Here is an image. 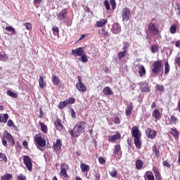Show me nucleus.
I'll use <instances>...</instances> for the list:
<instances>
[{
  "label": "nucleus",
  "mask_w": 180,
  "mask_h": 180,
  "mask_svg": "<svg viewBox=\"0 0 180 180\" xmlns=\"http://www.w3.org/2000/svg\"><path fill=\"white\" fill-rule=\"evenodd\" d=\"M85 129H86V122L82 121L78 122L73 129L69 131V134H70L72 137H79L81 133H84Z\"/></svg>",
  "instance_id": "obj_1"
},
{
  "label": "nucleus",
  "mask_w": 180,
  "mask_h": 180,
  "mask_svg": "<svg viewBox=\"0 0 180 180\" xmlns=\"http://www.w3.org/2000/svg\"><path fill=\"white\" fill-rule=\"evenodd\" d=\"M11 143V146H13L15 144V139H13V136H12V134H9L8 131H5L4 133V136L2 138V144L4 146V147H8V142Z\"/></svg>",
  "instance_id": "obj_2"
},
{
  "label": "nucleus",
  "mask_w": 180,
  "mask_h": 180,
  "mask_svg": "<svg viewBox=\"0 0 180 180\" xmlns=\"http://www.w3.org/2000/svg\"><path fill=\"white\" fill-rule=\"evenodd\" d=\"M162 70V63L161 60H156L152 64L151 71L153 75H158Z\"/></svg>",
  "instance_id": "obj_3"
},
{
  "label": "nucleus",
  "mask_w": 180,
  "mask_h": 180,
  "mask_svg": "<svg viewBox=\"0 0 180 180\" xmlns=\"http://www.w3.org/2000/svg\"><path fill=\"white\" fill-rule=\"evenodd\" d=\"M69 169L68 164L61 163L60 164V176H63V178H68V174H67V171Z\"/></svg>",
  "instance_id": "obj_4"
},
{
  "label": "nucleus",
  "mask_w": 180,
  "mask_h": 180,
  "mask_svg": "<svg viewBox=\"0 0 180 180\" xmlns=\"http://www.w3.org/2000/svg\"><path fill=\"white\" fill-rule=\"evenodd\" d=\"M23 162L27 167L28 171L30 172L31 171H33V166L32 165V159H30V157L27 155L23 156Z\"/></svg>",
  "instance_id": "obj_5"
},
{
  "label": "nucleus",
  "mask_w": 180,
  "mask_h": 180,
  "mask_svg": "<svg viewBox=\"0 0 180 180\" xmlns=\"http://www.w3.org/2000/svg\"><path fill=\"white\" fill-rule=\"evenodd\" d=\"M121 15L122 16V21L127 22V20H129V19H130V10L126 7L122 8Z\"/></svg>",
  "instance_id": "obj_6"
},
{
  "label": "nucleus",
  "mask_w": 180,
  "mask_h": 180,
  "mask_svg": "<svg viewBox=\"0 0 180 180\" xmlns=\"http://www.w3.org/2000/svg\"><path fill=\"white\" fill-rule=\"evenodd\" d=\"M148 30L151 34H154L155 36L158 34V28H157V25L153 22H150L148 25Z\"/></svg>",
  "instance_id": "obj_7"
},
{
  "label": "nucleus",
  "mask_w": 180,
  "mask_h": 180,
  "mask_svg": "<svg viewBox=\"0 0 180 180\" xmlns=\"http://www.w3.org/2000/svg\"><path fill=\"white\" fill-rule=\"evenodd\" d=\"M139 89L141 92H150V87L148 86V84L146 82H142L139 84Z\"/></svg>",
  "instance_id": "obj_8"
},
{
  "label": "nucleus",
  "mask_w": 180,
  "mask_h": 180,
  "mask_svg": "<svg viewBox=\"0 0 180 180\" xmlns=\"http://www.w3.org/2000/svg\"><path fill=\"white\" fill-rule=\"evenodd\" d=\"M146 134L148 139H154L157 137V131L152 129L151 128H147L146 130Z\"/></svg>",
  "instance_id": "obj_9"
},
{
  "label": "nucleus",
  "mask_w": 180,
  "mask_h": 180,
  "mask_svg": "<svg viewBox=\"0 0 180 180\" xmlns=\"http://www.w3.org/2000/svg\"><path fill=\"white\" fill-rule=\"evenodd\" d=\"M111 32L114 33V34H119V33L122 32V27L119 23L114 22L112 25Z\"/></svg>",
  "instance_id": "obj_10"
},
{
  "label": "nucleus",
  "mask_w": 180,
  "mask_h": 180,
  "mask_svg": "<svg viewBox=\"0 0 180 180\" xmlns=\"http://www.w3.org/2000/svg\"><path fill=\"white\" fill-rule=\"evenodd\" d=\"M71 54L72 56H78L79 57H81L82 56H83V54H85L84 47H79L76 49H72Z\"/></svg>",
  "instance_id": "obj_11"
},
{
  "label": "nucleus",
  "mask_w": 180,
  "mask_h": 180,
  "mask_svg": "<svg viewBox=\"0 0 180 180\" xmlns=\"http://www.w3.org/2000/svg\"><path fill=\"white\" fill-rule=\"evenodd\" d=\"M131 133L134 139L141 137V132H140V129H139V127L136 126L132 127Z\"/></svg>",
  "instance_id": "obj_12"
},
{
  "label": "nucleus",
  "mask_w": 180,
  "mask_h": 180,
  "mask_svg": "<svg viewBox=\"0 0 180 180\" xmlns=\"http://www.w3.org/2000/svg\"><path fill=\"white\" fill-rule=\"evenodd\" d=\"M34 141L36 144L39 146V147H44L46 146V141L40 136H35Z\"/></svg>",
  "instance_id": "obj_13"
},
{
  "label": "nucleus",
  "mask_w": 180,
  "mask_h": 180,
  "mask_svg": "<svg viewBox=\"0 0 180 180\" xmlns=\"http://www.w3.org/2000/svg\"><path fill=\"white\" fill-rule=\"evenodd\" d=\"M67 15H68V13L67 12L66 8L62 9L60 12L57 13V20H64L65 18L67 17Z\"/></svg>",
  "instance_id": "obj_14"
},
{
  "label": "nucleus",
  "mask_w": 180,
  "mask_h": 180,
  "mask_svg": "<svg viewBox=\"0 0 180 180\" xmlns=\"http://www.w3.org/2000/svg\"><path fill=\"white\" fill-rule=\"evenodd\" d=\"M54 126L56 130L58 131L64 130V125H63L62 121L60 118L56 119V120L54 122Z\"/></svg>",
  "instance_id": "obj_15"
},
{
  "label": "nucleus",
  "mask_w": 180,
  "mask_h": 180,
  "mask_svg": "<svg viewBox=\"0 0 180 180\" xmlns=\"http://www.w3.org/2000/svg\"><path fill=\"white\" fill-rule=\"evenodd\" d=\"M114 155H117L119 158L122 157V148H120V145H115L114 146Z\"/></svg>",
  "instance_id": "obj_16"
},
{
  "label": "nucleus",
  "mask_w": 180,
  "mask_h": 180,
  "mask_svg": "<svg viewBox=\"0 0 180 180\" xmlns=\"http://www.w3.org/2000/svg\"><path fill=\"white\" fill-rule=\"evenodd\" d=\"M120 139V134L117 132L115 135L108 136V141L110 143H115V141H117Z\"/></svg>",
  "instance_id": "obj_17"
},
{
  "label": "nucleus",
  "mask_w": 180,
  "mask_h": 180,
  "mask_svg": "<svg viewBox=\"0 0 180 180\" xmlns=\"http://www.w3.org/2000/svg\"><path fill=\"white\" fill-rule=\"evenodd\" d=\"M61 146L63 144L61 143V140L60 139H57L56 142L53 143V149L54 151H58L61 148Z\"/></svg>",
  "instance_id": "obj_18"
},
{
  "label": "nucleus",
  "mask_w": 180,
  "mask_h": 180,
  "mask_svg": "<svg viewBox=\"0 0 180 180\" xmlns=\"http://www.w3.org/2000/svg\"><path fill=\"white\" fill-rule=\"evenodd\" d=\"M152 151L153 153H154L157 158H160V157H161V153H160V148L157 147V145L155 144L152 147Z\"/></svg>",
  "instance_id": "obj_19"
},
{
  "label": "nucleus",
  "mask_w": 180,
  "mask_h": 180,
  "mask_svg": "<svg viewBox=\"0 0 180 180\" xmlns=\"http://www.w3.org/2000/svg\"><path fill=\"white\" fill-rule=\"evenodd\" d=\"M152 171L154 172L155 176L157 180H161L162 179L161 174L160 173V171L158 170V167L154 166L153 167Z\"/></svg>",
  "instance_id": "obj_20"
},
{
  "label": "nucleus",
  "mask_w": 180,
  "mask_h": 180,
  "mask_svg": "<svg viewBox=\"0 0 180 180\" xmlns=\"http://www.w3.org/2000/svg\"><path fill=\"white\" fill-rule=\"evenodd\" d=\"M76 88L79 92H86V87L83 83H77Z\"/></svg>",
  "instance_id": "obj_21"
},
{
  "label": "nucleus",
  "mask_w": 180,
  "mask_h": 180,
  "mask_svg": "<svg viewBox=\"0 0 180 180\" xmlns=\"http://www.w3.org/2000/svg\"><path fill=\"white\" fill-rule=\"evenodd\" d=\"M144 162H143V160L139 159L135 162V167L136 169L140 170L143 169L144 168Z\"/></svg>",
  "instance_id": "obj_22"
},
{
  "label": "nucleus",
  "mask_w": 180,
  "mask_h": 180,
  "mask_svg": "<svg viewBox=\"0 0 180 180\" xmlns=\"http://www.w3.org/2000/svg\"><path fill=\"white\" fill-rule=\"evenodd\" d=\"M108 23V19H101L96 23V27H103Z\"/></svg>",
  "instance_id": "obj_23"
},
{
  "label": "nucleus",
  "mask_w": 180,
  "mask_h": 180,
  "mask_svg": "<svg viewBox=\"0 0 180 180\" xmlns=\"http://www.w3.org/2000/svg\"><path fill=\"white\" fill-rule=\"evenodd\" d=\"M169 133L170 134H172L174 139H179V132L178 131V130L176 129V128H171Z\"/></svg>",
  "instance_id": "obj_24"
},
{
  "label": "nucleus",
  "mask_w": 180,
  "mask_h": 180,
  "mask_svg": "<svg viewBox=\"0 0 180 180\" xmlns=\"http://www.w3.org/2000/svg\"><path fill=\"white\" fill-rule=\"evenodd\" d=\"M132 111H133V103H131L127 106V108L125 110V113L127 116H130V115H131Z\"/></svg>",
  "instance_id": "obj_25"
},
{
  "label": "nucleus",
  "mask_w": 180,
  "mask_h": 180,
  "mask_svg": "<svg viewBox=\"0 0 180 180\" xmlns=\"http://www.w3.org/2000/svg\"><path fill=\"white\" fill-rule=\"evenodd\" d=\"M9 119L8 114H0V123H6Z\"/></svg>",
  "instance_id": "obj_26"
},
{
  "label": "nucleus",
  "mask_w": 180,
  "mask_h": 180,
  "mask_svg": "<svg viewBox=\"0 0 180 180\" xmlns=\"http://www.w3.org/2000/svg\"><path fill=\"white\" fill-rule=\"evenodd\" d=\"M134 141L136 148L140 150L141 148V137L134 138Z\"/></svg>",
  "instance_id": "obj_27"
},
{
  "label": "nucleus",
  "mask_w": 180,
  "mask_h": 180,
  "mask_svg": "<svg viewBox=\"0 0 180 180\" xmlns=\"http://www.w3.org/2000/svg\"><path fill=\"white\" fill-rule=\"evenodd\" d=\"M152 116L155 119H161V113L160 112V110L155 108L152 113Z\"/></svg>",
  "instance_id": "obj_28"
},
{
  "label": "nucleus",
  "mask_w": 180,
  "mask_h": 180,
  "mask_svg": "<svg viewBox=\"0 0 180 180\" xmlns=\"http://www.w3.org/2000/svg\"><path fill=\"white\" fill-rule=\"evenodd\" d=\"M145 180H155V179H154V174H153V172H147L145 174Z\"/></svg>",
  "instance_id": "obj_29"
},
{
  "label": "nucleus",
  "mask_w": 180,
  "mask_h": 180,
  "mask_svg": "<svg viewBox=\"0 0 180 180\" xmlns=\"http://www.w3.org/2000/svg\"><path fill=\"white\" fill-rule=\"evenodd\" d=\"M103 92L104 95H113V91H112V89L109 86H106L103 89Z\"/></svg>",
  "instance_id": "obj_30"
},
{
  "label": "nucleus",
  "mask_w": 180,
  "mask_h": 180,
  "mask_svg": "<svg viewBox=\"0 0 180 180\" xmlns=\"http://www.w3.org/2000/svg\"><path fill=\"white\" fill-rule=\"evenodd\" d=\"M39 88L41 89L46 86V82H44V77H43V76H39Z\"/></svg>",
  "instance_id": "obj_31"
},
{
  "label": "nucleus",
  "mask_w": 180,
  "mask_h": 180,
  "mask_svg": "<svg viewBox=\"0 0 180 180\" xmlns=\"http://www.w3.org/2000/svg\"><path fill=\"white\" fill-rule=\"evenodd\" d=\"M80 168L82 172H88V171H89V165H86L85 163H82L80 165Z\"/></svg>",
  "instance_id": "obj_32"
},
{
  "label": "nucleus",
  "mask_w": 180,
  "mask_h": 180,
  "mask_svg": "<svg viewBox=\"0 0 180 180\" xmlns=\"http://www.w3.org/2000/svg\"><path fill=\"white\" fill-rule=\"evenodd\" d=\"M139 74L140 77H144L146 75V68L143 65L139 66Z\"/></svg>",
  "instance_id": "obj_33"
},
{
  "label": "nucleus",
  "mask_w": 180,
  "mask_h": 180,
  "mask_svg": "<svg viewBox=\"0 0 180 180\" xmlns=\"http://www.w3.org/2000/svg\"><path fill=\"white\" fill-rule=\"evenodd\" d=\"M52 83L53 85H59L60 84V79L56 75L52 76Z\"/></svg>",
  "instance_id": "obj_34"
},
{
  "label": "nucleus",
  "mask_w": 180,
  "mask_h": 180,
  "mask_svg": "<svg viewBox=\"0 0 180 180\" xmlns=\"http://www.w3.org/2000/svg\"><path fill=\"white\" fill-rule=\"evenodd\" d=\"M12 178H13L12 174H11L9 173H6V174L1 176V180H11V179H12Z\"/></svg>",
  "instance_id": "obj_35"
},
{
  "label": "nucleus",
  "mask_w": 180,
  "mask_h": 180,
  "mask_svg": "<svg viewBox=\"0 0 180 180\" xmlns=\"http://www.w3.org/2000/svg\"><path fill=\"white\" fill-rule=\"evenodd\" d=\"M39 126L43 133H47V130H48L47 125H45L44 122H39Z\"/></svg>",
  "instance_id": "obj_36"
},
{
  "label": "nucleus",
  "mask_w": 180,
  "mask_h": 180,
  "mask_svg": "<svg viewBox=\"0 0 180 180\" xmlns=\"http://www.w3.org/2000/svg\"><path fill=\"white\" fill-rule=\"evenodd\" d=\"M5 29L6 30H7V32H9L11 34H16V30H15V28H13V27L8 26L6 27Z\"/></svg>",
  "instance_id": "obj_37"
},
{
  "label": "nucleus",
  "mask_w": 180,
  "mask_h": 180,
  "mask_svg": "<svg viewBox=\"0 0 180 180\" xmlns=\"http://www.w3.org/2000/svg\"><path fill=\"white\" fill-rule=\"evenodd\" d=\"M8 58H9V57L8 56V55H6V53L0 54V61L6 63V61H8Z\"/></svg>",
  "instance_id": "obj_38"
},
{
  "label": "nucleus",
  "mask_w": 180,
  "mask_h": 180,
  "mask_svg": "<svg viewBox=\"0 0 180 180\" xmlns=\"http://www.w3.org/2000/svg\"><path fill=\"white\" fill-rule=\"evenodd\" d=\"M7 95H8V96H11V98H18V94L11 90L7 91Z\"/></svg>",
  "instance_id": "obj_39"
},
{
  "label": "nucleus",
  "mask_w": 180,
  "mask_h": 180,
  "mask_svg": "<svg viewBox=\"0 0 180 180\" xmlns=\"http://www.w3.org/2000/svg\"><path fill=\"white\" fill-rule=\"evenodd\" d=\"M52 30L53 32L54 36H58L60 33V30H58V27L57 26H53L52 27Z\"/></svg>",
  "instance_id": "obj_40"
},
{
  "label": "nucleus",
  "mask_w": 180,
  "mask_h": 180,
  "mask_svg": "<svg viewBox=\"0 0 180 180\" xmlns=\"http://www.w3.org/2000/svg\"><path fill=\"white\" fill-rule=\"evenodd\" d=\"M129 47H130V43L127 41H123L122 50H124V51H127Z\"/></svg>",
  "instance_id": "obj_41"
},
{
  "label": "nucleus",
  "mask_w": 180,
  "mask_h": 180,
  "mask_svg": "<svg viewBox=\"0 0 180 180\" xmlns=\"http://www.w3.org/2000/svg\"><path fill=\"white\" fill-rule=\"evenodd\" d=\"M169 70H171L169 64L168 63V62H166L165 63V74H169Z\"/></svg>",
  "instance_id": "obj_42"
},
{
  "label": "nucleus",
  "mask_w": 180,
  "mask_h": 180,
  "mask_svg": "<svg viewBox=\"0 0 180 180\" xmlns=\"http://www.w3.org/2000/svg\"><path fill=\"white\" fill-rule=\"evenodd\" d=\"M110 175L112 178H116L117 176V170H116L115 168H113V169L110 172Z\"/></svg>",
  "instance_id": "obj_43"
},
{
  "label": "nucleus",
  "mask_w": 180,
  "mask_h": 180,
  "mask_svg": "<svg viewBox=\"0 0 180 180\" xmlns=\"http://www.w3.org/2000/svg\"><path fill=\"white\" fill-rule=\"evenodd\" d=\"M126 54H127V51H124V50L118 53L119 60H122V58H123V57H125Z\"/></svg>",
  "instance_id": "obj_44"
},
{
  "label": "nucleus",
  "mask_w": 180,
  "mask_h": 180,
  "mask_svg": "<svg viewBox=\"0 0 180 180\" xmlns=\"http://www.w3.org/2000/svg\"><path fill=\"white\" fill-rule=\"evenodd\" d=\"M174 65L176 67H180V56H176L174 58Z\"/></svg>",
  "instance_id": "obj_45"
},
{
  "label": "nucleus",
  "mask_w": 180,
  "mask_h": 180,
  "mask_svg": "<svg viewBox=\"0 0 180 180\" xmlns=\"http://www.w3.org/2000/svg\"><path fill=\"white\" fill-rule=\"evenodd\" d=\"M169 30L172 34H175V33H176V25H172L169 28Z\"/></svg>",
  "instance_id": "obj_46"
},
{
  "label": "nucleus",
  "mask_w": 180,
  "mask_h": 180,
  "mask_svg": "<svg viewBox=\"0 0 180 180\" xmlns=\"http://www.w3.org/2000/svg\"><path fill=\"white\" fill-rule=\"evenodd\" d=\"M150 51L151 53H158V46L157 45H153L151 47H150Z\"/></svg>",
  "instance_id": "obj_47"
},
{
  "label": "nucleus",
  "mask_w": 180,
  "mask_h": 180,
  "mask_svg": "<svg viewBox=\"0 0 180 180\" xmlns=\"http://www.w3.org/2000/svg\"><path fill=\"white\" fill-rule=\"evenodd\" d=\"M22 25L25 26L27 30H32V24H30V22L22 23Z\"/></svg>",
  "instance_id": "obj_48"
},
{
  "label": "nucleus",
  "mask_w": 180,
  "mask_h": 180,
  "mask_svg": "<svg viewBox=\"0 0 180 180\" xmlns=\"http://www.w3.org/2000/svg\"><path fill=\"white\" fill-rule=\"evenodd\" d=\"M7 126L8 127H13V129H17L16 126L13 124V121H12V120H8L7 122Z\"/></svg>",
  "instance_id": "obj_49"
},
{
  "label": "nucleus",
  "mask_w": 180,
  "mask_h": 180,
  "mask_svg": "<svg viewBox=\"0 0 180 180\" xmlns=\"http://www.w3.org/2000/svg\"><path fill=\"white\" fill-rule=\"evenodd\" d=\"M156 89L159 91L160 92H164L165 91V89L164 88V86L157 84L156 85Z\"/></svg>",
  "instance_id": "obj_50"
},
{
  "label": "nucleus",
  "mask_w": 180,
  "mask_h": 180,
  "mask_svg": "<svg viewBox=\"0 0 180 180\" xmlns=\"http://www.w3.org/2000/svg\"><path fill=\"white\" fill-rule=\"evenodd\" d=\"M103 4L106 11H110V5L109 4V1L105 0Z\"/></svg>",
  "instance_id": "obj_51"
},
{
  "label": "nucleus",
  "mask_w": 180,
  "mask_h": 180,
  "mask_svg": "<svg viewBox=\"0 0 180 180\" xmlns=\"http://www.w3.org/2000/svg\"><path fill=\"white\" fill-rule=\"evenodd\" d=\"M0 158L1 161H4V162H8V158H6V155H5V154L0 153Z\"/></svg>",
  "instance_id": "obj_52"
},
{
  "label": "nucleus",
  "mask_w": 180,
  "mask_h": 180,
  "mask_svg": "<svg viewBox=\"0 0 180 180\" xmlns=\"http://www.w3.org/2000/svg\"><path fill=\"white\" fill-rule=\"evenodd\" d=\"M80 57L82 63H88V58L86 57V54L84 53Z\"/></svg>",
  "instance_id": "obj_53"
},
{
  "label": "nucleus",
  "mask_w": 180,
  "mask_h": 180,
  "mask_svg": "<svg viewBox=\"0 0 180 180\" xmlns=\"http://www.w3.org/2000/svg\"><path fill=\"white\" fill-rule=\"evenodd\" d=\"M42 0H34V6L35 8H39L41 4Z\"/></svg>",
  "instance_id": "obj_54"
},
{
  "label": "nucleus",
  "mask_w": 180,
  "mask_h": 180,
  "mask_svg": "<svg viewBox=\"0 0 180 180\" xmlns=\"http://www.w3.org/2000/svg\"><path fill=\"white\" fill-rule=\"evenodd\" d=\"M17 180H26V176L23 174H20L17 176Z\"/></svg>",
  "instance_id": "obj_55"
},
{
  "label": "nucleus",
  "mask_w": 180,
  "mask_h": 180,
  "mask_svg": "<svg viewBox=\"0 0 180 180\" xmlns=\"http://www.w3.org/2000/svg\"><path fill=\"white\" fill-rule=\"evenodd\" d=\"M83 8L85 12H86L87 13H94L92 11H91V8H89V7H88L87 6H83Z\"/></svg>",
  "instance_id": "obj_56"
},
{
  "label": "nucleus",
  "mask_w": 180,
  "mask_h": 180,
  "mask_svg": "<svg viewBox=\"0 0 180 180\" xmlns=\"http://www.w3.org/2000/svg\"><path fill=\"white\" fill-rule=\"evenodd\" d=\"M162 165L164 167H167V168H171V164H169V162H168V161H167V160L163 161Z\"/></svg>",
  "instance_id": "obj_57"
},
{
  "label": "nucleus",
  "mask_w": 180,
  "mask_h": 180,
  "mask_svg": "<svg viewBox=\"0 0 180 180\" xmlns=\"http://www.w3.org/2000/svg\"><path fill=\"white\" fill-rule=\"evenodd\" d=\"M113 122H114V123H115L116 124H119L120 123V118H119V117H117V116H115V117H114Z\"/></svg>",
  "instance_id": "obj_58"
},
{
  "label": "nucleus",
  "mask_w": 180,
  "mask_h": 180,
  "mask_svg": "<svg viewBox=\"0 0 180 180\" xmlns=\"http://www.w3.org/2000/svg\"><path fill=\"white\" fill-rule=\"evenodd\" d=\"M110 4L111 6L112 7V9H115L116 8V1L115 0H110Z\"/></svg>",
  "instance_id": "obj_59"
},
{
  "label": "nucleus",
  "mask_w": 180,
  "mask_h": 180,
  "mask_svg": "<svg viewBox=\"0 0 180 180\" xmlns=\"http://www.w3.org/2000/svg\"><path fill=\"white\" fill-rule=\"evenodd\" d=\"M68 102L71 104L75 103V98L74 97H70L69 99L68 100Z\"/></svg>",
  "instance_id": "obj_60"
},
{
  "label": "nucleus",
  "mask_w": 180,
  "mask_h": 180,
  "mask_svg": "<svg viewBox=\"0 0 180 180\" xmlns=\"http://www.w3.org/2000/svg\"><path fill=\"white\" fill-rule=\"evenodd\" d=\"M176 11L177 16H180V4H176Z\"/></svg>",
  "instance_id": "obj_61"
},
{
  "label": "nucleus",
  "mask_w": 180,
  "mask_h": 180,
  "mask_svg": "<svg viewBox=\"0 0 180 180\" xmlns=\"http://www.w3.org/2000/svg\"><path fill=\"white\" fill-rule=\"evenodd\" d=\"M98 162L100 164L103 165L105 164V162H106V160H105V158H103V157H100L98 158Z\"/></svg>",
  "instance_id": "obj_62"
},
{
  "label": "nucleus",
  "mask_w": 180,
  "mask_h": 180,
  "mask_svg": "<svg viewBox=\"0 0 180 180\" xmlns=\"http://www.w3.org/2000/svg\"><path fill=\"white\" fill-rule=\"evenodd\" d=\"M58 108H59V109H64V108H65V105H64L63 101H61L58 103Z\"/></svg>",
  "instance_id": "obj_63"
},
{
  "label": "nucleus",
  "mask_w": 180,
  "mask_h": 180,
  "mask_svg": "<svg viewBox=\"0 0 180 180\" xmlns=\"http://www.w3.org/2000/svg\"><path fill=\"white\" fill-rule=\"evenodd\" d=\"M171 122H172V123H175V122H176V120H178V118H176L175 116L172 115L171 118H170Z\"/></svg>",
  "instance_id": "obj_64"
}]
</instances>
